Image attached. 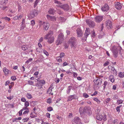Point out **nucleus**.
I'll return each mask as SVG.
<instances>
[{"label":"nucleus","mask_w":124,"mask_h":124,"mask_svg":"<svg viewBox=\"0 0 124 124\" xmlns=\"http://www.w3.org/2000/svg\"><path fill=\"white\" fill-rule=\"evenodd\" d=\"M46 116L48 118H50V114L49 113H47L46 114Z\"/></svg>","instance_id":"774afa93"},{"label":"nucleus","mask_w":124,"mask_h":124,"mask_svg":"<svg viewBox=\"0 0 124 124\" xmlns=\"http://www.w3.org/2000/svg\"><path fill=\"white\" fill-rule=\"evenodd\" d=\"M76 96L75 94H74L72 95H71L68 97L67 98V101H72L73 99H76Z\"/></svg>","instance_id":"f3484780"},{"label":"nucleus","mask_w":124,"mask_h":124,"mask_svg":"<svg viewBox=\"0 0 124 124\" xmlns=\"http://www.w3.org/2000/svg\"><path fill=\"white\" fill-rule=\"evenodd\" d=\"M39 1V0H36L35 3H34V8L37 5Z\"/></svg>","instance_id":"e433bc0d"},{"label":"nucleus","mask_w":124,"mask_h":124,"mask_svg":"<svg viewBox=\"0 0 124 124\" xmlns=\"http://www.w3.org/2000/svg\"><path fill=\"white\" fill-rule=\"evenodd\" d=\"M103 18L102 16H97L95 18V21L97 23H100L102 20Z\"/></svg>","instance_id":"ddd939ff"},{"label":"nucleus","mask_w":124,"mask_h":124,"mask_svg":"<svg viewBox=\"0 0 124 124\" xmlns=\"http://www.w3.org/2000/svg\"><path fill=\"white\" fill-rule=\"evenodd\" d=\"M93 82L95 83V85H100L102 82V79L99 78L96 80H94Z\"/></svg>","instance_id":"1a4fd4ad"},{"label":"nucleus","mask_w":124,"mask_h":124,"mask_svg":"<svg viewBox=\"0 0 124 124\" xmlns=\"http://www.w3.org/2000/svg\"><path fill=\"white\" fill-rule=\"evenodd\" d=\"M106 24L107 28L109 29L112 27V22L108 20L106 21Z\"/></svg>","instance_id":"f8f14e48"},{"label":"nucleus","mask_w":124,"mask_h":124,"mask_svg":"<svg viewBox=\"0 0 124 124\" xmlns=\"http://www.w3.org/2000/svg\"><path fill=\"white\" fill-rule=\"evenodd\" d=\"M11 79L13 80H15L16 79V77L15 76H12L11 77Z\"/></svg>","instance_id":"3c124183"},{"label":"nucleus","mask_w":124,"mask_h":124,"mask_svg":"<svg viewBox=\"0 0 124 124\" xmlns=\"http://www.w3.org/2000/svg\"><path fill=\"white\" fill-rule=\"evenodd\" d=\"M38 82L37 83V85L38 86L41 85V84L44 85L45 84V81L44 80H37Z\"/></svg>","instance_id":"aec40b11"},{"label":"nucleus","mask_w":124,"mask_h":124,"mask_svg":"<svg viewBox=\"0 0 124 124\" xmlns=\"http://www.w3.org/2000/svg\"><path fill=\"white\" fill-rule=\"evenodd\" d=\"M46 16L47 18L51 21L55 22L56 20V18L54 16H51L48 15H47Z\"/></svg>","instance_id":"dca6fc26"},{"label":"nucleus","mask_w":124,"mask_h":124,"mask_svg":"<svg viewBox=\"0 0 124 124\" xmlns=\"http://www.w3.org/2000/svg\"><path fill=\"white\" fill-rule=\"evenodd\" d=\"M53 85L52 84L50 85V87L49 88L47 92V93L48 94H50L51 92L52 91V89L54 88V87H53Z\"/></svg>","instance_id":"4be33fe9"},{"label":"nucleus","mask_w":124,"mask_h":124,"mask_svg":"<svg viewBox=\"0 0 124 124\" xmlns=\"http://www.w3.org/2000/svg\"><path fill=\"white\" fill-rule=\"evenodd\" d=\"M3 70L5 74H8L9 73V71L7 69L6 67L4 68Z\"/></svg>","instance_id":"b1692460"},{"label":"nucleus","mask_w":124,"mask_h":124,"mask_svg":"<svg viewBox=\"0 0 124 124\" xmlns=\"http://www.w3.org/2000/svg\"><path fill=\"white\" fill-rule=\"evenodd\" d=\"M90 29L89 28H86L85 31V38H86L88 36V35L90 34Z\"/></svg>","instance_id":"412c9836"},{"label":"nucleus","mask_w":124,"mask_h":124,"mask_svg":"<svg viewBox=\"0 0 124 124\" xmlns=\"http://www.w3.org/2000/svg\"><path fill=\"white\" fill-rule=\"evenodd\" d=\"M118 76L120 78H123L124 76V75L122 72H120L118 74Z\"/></svg>","instance_id":"473e14b6"},{"label":"nucleus","mask_w":124,"mask_h":124,"mask_svg":"<svg viewBox=\"0 0 124 124\" xmlns=\"http://www.w3.org/2000/svg\"><path fill=\"white\" fill-rule=\"evenodd\" d=\"M56 60L57 62H61L62 61V58H61L60 56L56 57Z\"/></svg>","instance_id":"bb28decb"},{"label":"nucleus","mask_w":124,"mask_h":124,"mask_svg":"<svg viewBox=\"0 0 124 124\" xmlns=\"http://www.w3.org/2000/svg\"><path fill=\"white\" fill-rule=\"evenodd\" d=\"M32 58H30L28 59L27 61L26 62V63H27L28 64L29 62H31L32 61Z\"/></svg>","instance_id":"79ce46f5"},{"label":"nucleus","mask_w":124,"mask_h":124,"mask_svg":"<svg viewBox=\"0 0 124 124\" xmlns=\"http://www.w3.org/2000/svg\"><path fill=\"white\" fill-rule=\"evenodd\" d=\"M28 84L31 85H32L33 84V82L31 80H29L28 81Z\"/></svg>","instance_id":"5fc2aeb1"},{"label":"nucleus","mask_w":124,"mask_h":124,"mask_svg":"<svg viewBox=\"0 0 124 124\" xmlns=\"http://www.w3.org/2000/svg\"><path fill=\"white\" fill-rule=\"evenodd\" d=\"M44 53L46 56H48L49 55V54L48 53L46 52V50H44L43 51Z\"/></svg>","instance_id":"13d9d810"},{"label":"nucleus","mask_w":124,"mask_h":124,"mask_svg":"<svg viewBox=\"0 0 124 124\" xmlns=\"http://www.w3.org/2000/svg\"><path fill=\"white\" fill-rule=\"evenodd\" d=\"M76 41V39L74 37H72L70 39L69 42L71 47H75Z\"/></svg>","instance_id":"7ed1b4c3"},{"label":"nucleus","mask_w":124,"mask_h":124,"mask_svg":"<svg viewBox=\"0 0 124 124\" xmlns=\"http://www.w3.org/2000/svg\"><path fill=\"white\" fill-rule=\"evenodd\" d=\"M73 76L74 77H76L77 76V74L76 73L74 72L73 73Z\"/></svg>","instance_id":"0e129e2a"},{"label":"nucleus","mask_w":124,"mask_h":124,"mask_svg":"<svg viewBox=\"0 0 124 124\" xmlns=\"http://www.w3.org/2000/svg\"><path fill=\"white\" fill-rule=\"evenodd\" d=\"M60 81V79L58 78H56L54 80L57 83H59Z\"/></svg>","instance_id":"09e8293b"},{"label":"nucleus","mask_w":124,"mask_h":124,"mask_svg":"<svg viewBox=\"0 0 124 124\" xmlns=\"http://www.w3.org/2000/svg\"><path fill=\"white\" fill-rule=\"evenodd\" d=\"M55 11L53 8H50L48 11V12L50 14H54Z\"/></svg>","instance_id":"5701e85b"},{"label":"nucleus","mask_w":124,"mask_h":124,"mask_svg":"<svg viewBox=\"0 0 124 124\" xmlns=\"http://www.w3.org/2000/svg\"><path fill=\"white\" fill-rule=\"evenodd\" d=\"M86 22L90 27H93L95 26L94 23L90 19H86Z\"/></svg>","instance_id":"0eeeda50"},{"label":"nucleus","mask_w":124,"mask_h":124,"mask_svg":"<svg viewBox=\"0 0 124 124\" xmlns=\"http://www.w3.org/2000/svg\"><path fill=\"white\" fill-rule=\"evenodd\" d=\"M72 89V86H69L68 87V89L67 90V93L68 94H69L70 91Z\"/></svg>","instance_id":"a878e982"},{"label":"nucleus","mask_w":124,"mask_h":124,"mask_svg":"<svg viewBox=\"0 0 124 124\" xmlns=\"http://www.w3.org/2000/svg\"><path fill=\"white\" fill-rule=\"evenodd\" d=\"M57 12L59 14L61 15L62 14V12L60 9L57 10Z\"/></svg>","instance_id":"a18cd8bd"},{"label":"nucleus","mask_w":124,"mask_h":124,"mask_svg":"<svg viewBox=\"0 0 124 124\" xmlns=\"http://www.w3.org/2000/svg\"><path fill=\"white\" fill-rule=\"evenodd\" d=\"M26 96L29 99H31L32 98V96L31 94L29 93H27L26 94Z\"/></svg>","instance_id":"c85d7f7f"},{"label":"nucleus","mask_w":124,"mask_h":124,"mask_svg":"<svg viewBox=\"0 0 124 124\" xmlns=\"http://www.w3.org/2000/svg\"><path fill=\"white\" fill-rule=\"evenodd\" d=\"M83 96L85 98H87L89 97V95L86 93H85L83 94Z\"/></svg>","instance_id":"c9c22d12"},{"label":"nucleus","mask_w":124,"mask_h":124,"mask_svg":"<svg viewBox=\"0 0 124 124\" xmlns=\"http://www.w3.org/2000/svg\"><path fill=\"white\" fill-rule=\"evenodd\" d=\"M113 122L114 123V124H118V121L116 119L114 120L113 121Z\"/></svg>","instance_id":"de8ad7c7"},{"label":"nucleus","mask_w":124,"mask_h":124,"mask_svg":"<svg viewBox=\"0 0 124 124\" xmlns=\"http://www.w3.org/2000/svg\"><path fill=\"white\" fill-rule=\"evenodd\" d=\"M29 102L28 101H26L24 103V105L26 107H27L29 105Z\"/></svg>","instance_id":"37998d69"},{"label":"nucleus","mask_w":124,"mask_h":124,"mask_svg":"<svg viewBox=\"0 0 124 124\" xmlns=\"http://www.w3.org/2000/svg\"><path fill=\"white\" fill-rule=\"evenodd\" d=\"M109 9V6L108 5L106 4H105L101 8V10L103 11H107Z\"/></svg>","instance_id":"9b49d317"},{"label":"nucleus","mask_w":124,"mask_h":124,"mask_svg":"<svg viewBox=\"0 0 124 124\" xmlns=\"http://www.w3.org/2000/svg\"><path fill=\"white\" fill-rule=\"evenodd\" d=\"M84 112H85L90 115L92 114L91 108L90 107H85L84 108Z\"/></svg>","instance_id":"9d476101"},{"label":"nucleus","mask_w":124,"mask_h":124,"mask_svg":"<svg viewBox=\"0 0 124 124\" xmlns=\"http://www.w3.org/2000/svg\"><path fill=\"white\" fill-rule=\"evenodd\" d=\"M37 15V11L34 9L30 13V16L32 18H34L35 16Z\"/></svg>","instance_id":"4468645a"},{"label":"nucleus","mask_w":124,"mask_h":124,"mask_svg":"<svg viewBox=\"0 0 124 124\" xmlns=\"http://www.w3.org/2000/svg\"><path fill=\"white\" fill-rule=\"evenodd\" d=\"M47 102L49 104L51 102V100L50 98L48 99L47 100Z\"/></svg>","instance_id":"bf43d9fd"},{"label":"nucleus","mask_w":124,"mask_h":124,"mask_svg":"<svg viewBox=\"0 0 124 124\" xmlns=\"http://www.w3.org/2000/svg\"><path fill=\"white\" fill-rule=\"evenodd\" d=\"M35 24V21L34 20H32L31 21V24L32 26L34 25Z\"/></svg>","instance_id":"49530a36"},{"label":"nucleus","mask_w":124,"mask_h":124,"mask_svg":"<svg viewBox=\"0 0 124 124\" xmlns=\"http://www.w3.org/2000/svg\"><path fill=\"white\" fill-rule=\"evenodd\" d=\"M106 116L104 114H102V115L98 114L97 115L96 118L97 120L101 121L103 120L104 121H105L107 120Z\"/></svg>","instance_id":"20e7f679"},{"label":"nucleus","mask_w":124,"mask_h":124,"mask_svg":"<svg viewBox=\"0 0 124 124\" xmlns=\"http://www.w3.org/2000/svg\"><path fill=\"white\" fill-rule=\"evenodd\" d=\"M108 84V83L106 81H105L104 82V83L103 84V85L104 86H103V90H105V89L106 88V86Z\"/></svg>","instance_id":"7c9ffc66"},{"label":"nucleus","mask_w":124,"mask_h":124,"mask_svg":"<svg viewBox=\"0 0 124 124\" xmlns=\"http://www.w3.org/2000/svg\"><path fill=\"white\" fill-rule=\"evenodd\" d=\"M22 15H20L19 16H16L14 18H16H16H17V19L19 20V19H20V18H21L22 17Z\"/></svg>","instance_id":"a19ab883"},{"label":"nucleus","mask_w":124,"mask_h":124,"mask_svg":"<svg viewBox=\"0 0 124 124\" xmlns=\"http://www.w3.org/2000/svg\"><path fill=\"white\" fill-rule=\"evenodd\" d=\"M25 27V25L24 24L22 23V25L20 28V30L21 31L23 29H24Z\"/></svg>","instance_id":"f704fd0d"},{"label":"nucleus","mask_w":124,"mask_h":124,"mask_svg":"<svg viewBox=\"0 0 124 124\" xmlns=\"http://www.w3.org/2000/svg\"><path fill=\"white\" fill-rule=\"evenodd\" d=\"M122 105H120L119 106L117 107L116 108V111L118 112H120V108L121 107Z\"/></svg>","instance_id":"2f4dec72"},{"label":"nucleus","mask_w":124,"mask_h":124,"mask_svg":"<svg viewBox=\"0 0 124 124\" xmlns=\"http://www.w3.org/2000/svg\"><path fill=\"white\" fill-rule=\"evenodd\" d=\"M63 33H61L58 36V38L56 41V44L57 45L61 44L63 40Z\"/></svg>","instance_id":"f03ea898"},{"label":"nucleus","mask_w":124,"mask_h":124,"mask_svg":"<svg viewBox=\"0 0 124 124\" xmlns=\"http://www.w3.org/2000/svg\"><path fill=\"white\" fill-rule=\"evenodd\" d=\"M56 117L59 120H61L62 119V117L61 116H59L58 115L56 116Z\"/></svg>","instance_id":"6e6d98bb"},{"label":"nucleus","mask_w":124,"mask_h":124,"mask_svg":"<svg viewBox=\"0 0 124 124\" xmlns=\"http://www.w3.org/2000/svg\"><path fill=\"white\" fill-rule=\"evenodd\" d=\"M14 97V96H10L9 97H7V99L9 100H11Z\"/></svg>","instance_id":"864d4df0"},{"label":"nucleus","mask_w":124,"mask_h":124,"mask_svg":"<svg viewBox=\"0 0 124 124\" xmlns=\"http://www.w3.org/2000/svg\"><path fill=\"white\" fill-rule=\"evenodd\" d=\"M98 93V91H95L93 94H91V95L92 96H93L97 94Z\"/></svg>","instance_id":"680f3d73"},{"label":"nucleus","mask_w":124,"mask_h":124,"mask_svg":"<svg viewBox=\"0 0 124 124\" xmlns=\"http://www.w3.org/2000/svg\"><path fill=\"white\" fill-rule=\"evenodd\" d=\"M4 19L5 20H8V21H9L10 20V19L9 18L7 17H4Z\"/></svg>","instance_id":"603ef678"},{"label":"nucleus","mask_w":124,"mask_h":124,"mask_svg":"<svg viewBox=\"0 0 124 124\" xmlns=\"http://www.w3.org/2000/svg\"><path fill=\"white\" fill-rule=\"evenodd\" d=\"M27 107H24L22 109V111H24V110H29L28 108H27Z\"/></svg>","instance_id":"4d7b16f0"},{"label":"nucleus","mask_w":124,"mask_h":124,"mask_svg":"<svg viewBox=\"0 0 124 124\" xmlns=\"http://www.w3.org/2000/svg\"><path fill=\"white\" fill-rule=\"evenodd\" d=\"M10 83V82L8 80L6 82L5 84V85L6 86L7 85H9Z\"/></svg>","instance_id":"052dcab7"},{"label":"nucleus","mask_w":124,"mask_h":124,"mask_svg":"<svg viewBox=\"0 0 124 124\" xmlns=\"http://www.w3.org/2000/svg\"><path fill=\"white\" fill-rule=\"evenodd\" d=\"M1 9L3 10H7L8 9V7L6 6H0Z\"/></svg>","instance_id":"cd10ccee"},{"label":"nucleus","mask_w":124,"mask_h":124,"mask_svg":"<svg viewBox=\"0 0 124 124\" xmlns=\"http://www.w3.org/2000/svg\"><path fill=\"white\" fill-rule=\"evenodd\" d=\"M93 100L97 102L98 104H99L100 103V101L99 100L96 98H94Z\"/></svg>","instance_id":"72a5a7b5"},{"label":"nucleus","mask_w":124,"mask_h":124,"mask_svg":"<svg viewBox=\"0 0 124 124\" xmlns=\"http://www.w3.org/2000/svg\"><path fill=\"white\" fill-rule=\"evenodd\" d=\"M54 1L55 3L59 5H61L62 4L58 0H54Z\"/></svg>","instance_id":"58836bf2"},{"label":"nucleus","mask_w":124,"mask_h":124,"mask_svg":"<svg viewBox=\"0 0 124 124\" xmlns=\"http://www.w3.org/2000/svg\"><path fill=\"white\" fill-rule=\"evenodd\" d=\"M115 7L116 9H120L122 7V5L119 2H115Z\"/></svg>","instance_id":"a211bd4d"},{"label":"nucleus","mask_w":124,"mask_h":124,"mask_svg":"<svg viewBox=\"0 0 124 124\" xmlns=\"http://www.w3.org/2000/svg\"><path fill=\"white\" fill-rule=\"evenodd\" d=\"M22 49L24 51L27 50L28 48V46L27 45H23L22 46Z\"/></svg>","instance_id":"c756f323"},{"label":"nucleus","mask_w":124,"mask_h":124,"mask_svg":"<svg viewBox=\"0 0 124 124\" xmlns=\"http://www.w3.org/2000/svg\"><path fill=\"white\" fill-rule=\"evenodd\" d=\"M60 56L61 58L63 57L64 55V54L63 52L61 53L60 54Z\"/></svg>","instance_id":"e2e57ef3"},{"label":"nucleus","mask_w":124,"mask_h":124,"mask_svg":"<svg viewBox=\"0 0 124 124\" xmlns=\"http://www.w3.org/2000/svg\"><path fill=\"white\" fill-rule=\"evenodd\" d=\"M53 33L52 31H50L44 37L45 39H47V42L49 43H51L54 41V37L53 36Z\"/></svg>","instance_id":"f257e3e1"},{"label":"nucleus","mask_w":124,"mask_h":124,"mask_svg":"<svg viewBox=\"0 0 124 124\" xmlns=\"http://www.w3.org/2000/svg\"><path fill=\"white\" fill-rule=\"evenodd\" d=\"M58 7H60L65 11H68L70 9L69 6L68 4H64L63 5H59Z\"/></svg>","instance_id":"6e6552de"},{"label":"nucleus","mask_w":124,"mask_h":124,"mask_svg":"<svg viewBox=\"0 0 124 124\" xmlns=\"http://www.w3.org/2000/svg\"><path fill=\"white\" fill-rule=\"evenodd\" d=\"M29 120L28 118H26L22 119V121L23 122H27Z\"/></svg>","instance_id":"ea45409f"},{"label":"nucleus","mask_w":124,"mask_h":124,"mask_svg":"<svg viewBox=\"0 0 124 124\" xmlns=\"http://www.w3.org/2000/svg\"><path fill=\"white\" fill-rule=\"evenodd\" d=\"M47 110L48 111H51L53 110V108L51 107H49L47 108Z\"/></svg>","instance_id":"c03bdc74"},{"label":"nucleus","mask_w":124,"mask_h":124,"mask_svg":"<svg viewBox=\"0 0 124 124\" xmlns=\"http://www.w3.org/2000/svg\"><path fill=\"white\" fill-rule=\"evenodd\" d=\"M77 32L78 37H81L82 35L83 32L80 28H78L77 29Z\"/></svg>","instance_id":"6ab92c4d"},{"label":"nucleus","mask_w":124,"mask_h":124,"mask_svg":"<svg viewBox=\"0 0 124 124\" xmlns=\"http://www.w3.org/2000/svg\"><path fill=\"white\" fill-rule=\"evenodd\" d=\"M79 111L80 113L82 114L84 112V108L83 107H81L79 108Z\"/></svg>","instance_id":"393cba45"},{"label":"nucleus","mask_w":124,"mask_h":124,"mask_svg":"<svg viewBox=\"0 0 124 124\" xmlns=\"http://www.w3.org/2000/svg\"><path fill=\"white\" fill-rule=\"evenodd\" d=\"M110 100V98H107L106 100L105 101L106 103H108Z\"/></svg>","instance_id":"338daca9"},{"label":"nucleus","mask_w":124,"mask_h":124,"mask_svg":"<svg viewBox=\"0 0 124 124\" xmlns=\"http://www.w3.org/2000/svg\"><path fill=\"white\" fill-rule=\"evenodd\" d=\"M121 48V47L119 46L117 48L116 47L113 48L112 51L115 57L116 58L117 56L118 53V50H120Z\"/></svg>","instance_id":"423d86ee"},{"label":"nucleus","mask_w":124,"mask_h":124,"mask_svg":"<svg viewBox=\"0 0 124 124\" xmlns=\"http://www.w3.org/2000/svg\"><path fill=\"white\" fill-rule=\"evenodd\" d=\"M123 101L121 100H117V102L118 104L122 103Z\"/></svg>","instance_id":"4c0bfd02"},{"label":"nucleus","mask_w":124,"mask_h":124,"mask_svg":"<svg viewBox=\"0 0 124 124\" xmlns=\"http://www.w3.org/2000/svg\"><path fill=\"white\" fill-rule=\"evenodd\" d=\"M29 112V110H26L23 113V114H26L28 113Z\"/></svg>","instance_id":"69168bd1"},{"label":"nucleus","mask_w":124,"mask_h":124,"mask_svg":"<svg viewBox=\"0 0 124 124\" xmlns=\"http://www.w3.org/2000/svg\"><path fill=\"white\" fill-rule=\"evenodd\" d=\"M109 64V62L108 61L106 62L103 64L104 66H106L108 65Z\"/></svg>","instance_id":"8fccbe9b"},{"label":"nucleus","mask_w":124,"mask_h":124,"mask_svg":"<svg viewBox=\"0 0 124 124\" xmlns=\"http://www.w3.org/2000/svg\"><path fill=\"white\" fill-rule=\"evenodd\" d=\"M74 122L77 124H82L81 122V120L78 117H74Z\"/></svg>","instance_id":"2eb2a0df"},{"label":"nucleus","mask_w":124,"mask_h":124,"mask_svg":"<svg viewBox=\"0 0 124 124\" xmlns=\"http://www.w3.org/2000/svg\"><path fill=\"white\" fill-rule=\"evenodd\" d=\"M39 23L40 26L42 25H43V27L44 30L46 31L48 29L49 26V23L47 22H42L41 21H39Z\"/></svg>","instance_id":"39448f33"}]
</instances>
